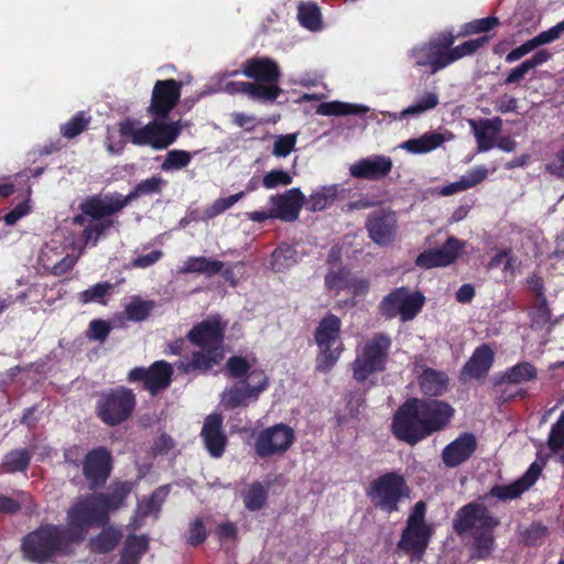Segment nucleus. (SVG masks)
Masks as SVG:
<instances>
[{"mask_svg": "<svg viewBox=\"0 0 564 564\" xmlns=\"http://www.w3.org/2000/svg\"><path fill=\"white\" fill-rule=\"evenodd\" d=\"M454 415L446 402L432 398H409L392 415L390 431L395 440L415 446L443 431Z\"/></svg>", "mask_w": 564, "mask_h": 564, "instance_id": "1", "label": "nucleus"}, {"mask_svg": "<svg viewBox=\"0 0 564 564\" xmlns=\"http://www.w3.org/2000/svg\"><path fill=\"white\" fill-rule=\"evenodd\" d=\"M445 138L440 132H429L419 138L409 139L401 148L414 154L427 153L438 148Z\"/></svg>", "mask_w": 564, "mask_h": 564, "instance_id": "34", "label": "nucleus"}, {"mask_svg": "<svg viewBox=\"0 0 564 564\" xmlns=\"http://www.w3.org/2000/svg\"><path fill=\"white\" fill-rule=\"evenodd\" d=\"M551 316L546 297L543 295V285L539 282L538 300L532 311V321L538 326H544L550 322Z\"/></svg>", "mask_w": 564, "mask_h": 564, "instance_id": "52", "label": "nucleus"}, {"mask_svg": "<svg viewBox=\"0 0 564 564\" xmlns=\"http://www.w3.org/2000/svg\"><path fill=\"white\" fill-rule=\"evenodd\" d=\"M468 123L476 138L478 151L485 152L495 148L496 134L502 130L503 124L500 117L479 120L469 119Z\"/></svg>", "mask_w": 564, "mask_h": 564, "instance_id": "26", "label": "nucleus"}, {"mask_svg": "<svg viewBox=\"0 0 564 564\" xmlns=\"http://www.w3.org/2000/svg\"><path fill=\"white\" fill-rule=\"evenodd\" d=\"M154 307L155 302L152 300H141L140 297H133L126 305L124 314L127 319L140 323L148 319Z\"/></svg>", "mask_w": 564, "mask_h": 564, "instance_id": "43", "label": "nucleus"}, {"mask_svg": "<svg viewBox=\"0 0 564 564\" xmlns=\"http://www.w3.org/2000/svg\"><path fill=\"white\" fill-rule=\"evenodd\" d=\"M391 346L392 340L387 333L373 334L357 350L356 358L351 364L352 378L357 382L364 383L371 375L384 371Z\"/></svg>", "mask_w": 564, "mask_h": 564, "instance_id": "7", "label": "nucleus"}, {"mask_svg": "<svg viewBox=\"0 0 564 564\" xmlns=\"http://www.w3.org/2000/svg\"><path fill=\"white\" fill-rule=\"evenodd\" d=\"M225 263L220 260L206 258L204 256L188 257L181 268L182 273H199L208 278L218 274Z\"/></svg>", "mask_w": 564, "mask_h": 564, "instance_id": "30", "label": "nucleus"}, {"mask_svg": "<svg viewBox=\"0 0 564 564\" xmlns=\"http://www.w3.org/2000/svg\"><path fill=\"white\" fill-rule=\"evenodd\" d=\"M341 321L333 313H327L314 332L316 345L321 348L316 357V370L328 372L336 365L343 351L340 343Z\"/></svg>", "mask_w": 564, "mask_h": 564, "instance_id": "8", "label": "nucleus"}, {"mask_svg": "<svg viewBox=\"0 0 564 564\" xmlns=\"http://www.w3.org/2000/svg\"><path fill=\"white\" fill-rule=\"evenodd\" d=\"M438 105V96L435 93H426L414 105L402 111V116L419 115Z\"/></svg>", "mask_w": 564, "mask_h": 564, "instance_id": "54", "label": "nucleus"}, {"mask_svg": "<svg viewBox=\"0 0 564 564\" xmlns=\"http://www.w3.org/2000/svg\"><path fill=\"white\" fill-rule=\"evenodd\" d=\"M224 359V350L199 349L192 352L189 360H180L176 368L183 373H207Z\"/></svg>", "mask_w": 564, "mask_h": 564, "instance_id": "25", "label": "nucleus"}, {"mask_svg": "<svg viewBox=\"0 0 564 564\" xmlns=\"http://www.w3.org/2000/svg\"><path fill=\"white\" fill-rule=\"evenodd\" d=\"M73 543L63 527L41 524L22 539L21 551L28 561L42 564L64 553Z\"/></svg>", "mask_w": 564, "mask_h": 564, "instance_id": "4", "label": "nucleus"}, {"mask_svg": "<svg viewBox=\"0 0 564 564\" xmlns=\"http://www.w3.org/2000/svg\"><path fill=\"white\" fill-rule=\"evenodd\" d=\"M112 470V457L106 447L89 451L83 462V474L91 490L102 488Z\"/></svg>", "mask_w": 564, "mask_h": 564, "instance_id": "16", "label": "nucleus"}, {"mask_svg": "<svg viewBox=\"0 0 564 564\" xmlns=\"http://www.w3.org/2000/svg\"><path fill=\"white\" fill-rule=\"evenodd\" d=\"M173 368L165 360L154 361L149 368L134 367L128 373L130 383L141 382L143 390L151 395H156L160 391L170 387L172 382Z\"/></svg>", "mask_w": 564, "mask_h": 564, "instance_id": "13", "label": "nucleus"}, {"mask_svg": "<svg viewBox=\"0 0 564 564\" xmlns=\"http://www.w3.org/2000/svg\"><path fill=\"white\" fill-rule=\"evenodd\" d=\"M149 550V540L145 535H129L121 552L141 557Z\"/></svg>", "mask_w": 564, "mask_h": 564, "instance_id": "53", "label": "nucleus"}, {"mask_svg": "<svg viewBox=\"0 0 564 564\" xmlns=\"http://www.w3.org/2000/svg\"><path fill=\"white\" fill-rule=\"evenodd\" d=\"M393 167L390 156L372 155L361 159L349 167V173L358 180L378 181L387 176Z\"/></svg>", "mask_w": 564, "mask_h": 564, "instance_id": "22", "label": "nucleus"}, {"mask_svg": "<svg viewBox=\"0 0 564 564\" xmlns=\"http://www.w3.org/2000/svg\"><path fill=\"white\" fill-rule=\"evenodd\" d=\"M455 36L451 32L440 33L429 43L415 47L412 57L417 66H427L432 73L458 59V46L452 47Z\"/></svg>", "mask_w": 564, "mask_h": 564, "instance_id": "11", "label": "nucleus"}, {"mask_svg": "<svg viewBox=\"0 0 564 564\" xmlns=\"http://www.w3.org/2000/svg\"><path fill=\"white\" fill-rule=\"evenodd\" d=\"M293 427L276 423L261 430L254 438L253 451L259 458L284 455L295 443Z\"/></svg>", "mask_w": 564, "mask_h": 564, "instance_id": "12", "label": "nucleus"}, {"mask_svg": "<svg viewBox=\"0 0 564 564\" xmlns=\"http://www.w3.org/2000/svg\"><path fill=\"white\" fill-rule=\"evenodd\" d=\"M488 169L485 166H477L467 171L460 176V191L476 186L485 181L488 176Z\"/></svg>", "mask_w": 564, "mask_h": 564, "instance_id": "61", "label": "nucleus"}, {"mask_svg": "<svg viewBox=\"0 0 564 564\" xmlns=\"http://www.w3.org/2000/svg\"><path fill=\"white\" fill-rule=\"evenodd\" d=\"M127 206L123 195L115 193L113 195L102 198L100 195L87 197L79 204L80 212L95 220L101 221L106 217L119 213Z\"/></svg>", "mask_w": 564, "mask_h": 564, "instance_id": "19", "label": "nucleus"}, {"mask_svg": "<svg viewBox=\"0 0 564 564\" xmlns=\"http://www.w3.org/2000/svg\"><path fill=\"white\" fill-rule=\"evenodd\" d=\"M417 383L423 394L429 397L442 395L448 387V376L430 367H423L417 377Z\"/></svg>", "mask_w": 564, "mask_h": 564, "instance_id": "28", "label": "nucleus"}, {"mask_svg": "<svg viewBox=\"0 0 564 564\" xmlns=\"http://www.w3.org/2000/svg\"><path fill=\"white\" fill-rule=\"evenodd\" d=\"M111 332L110 324L104 319H93L88 325L86 336L90 340L104 343Z\"/></svg>", "mask_w": 564, "mask_h": 564, "instance_id": "60", "label": "nucleus"}, {"mask_svg": "<svg viewBox=\"0 0 564 564\" xmlns=\"http://www.w3.org/2000/svg\"><path fill=\"white\" fill-rule=\"evenodd\" d=\"M424 303L423 293L400 286L382 297L378 304V314L386 321L399 317L405 323L412 321L422 311Z\"/></svg>", "mask_w": 564, "mask_h": 564, "instance_id": "9", "label": "nucleus"}, {"mask_svg": "<svg viewBox=\"0 0 564 564\" xmlns=\"http://www.w3.org/2000/svg\"><path fill=\"white\" fill-rule=\"evenodd\" d=\"M265 390V384L250 386L246 381L242 386L235 384L224 395V403L229 409H236L245 403L249 398L257 399Z\"/></svg>", "mask_w": 564, "mask_h": 564, "instance_id": "31", "label": "nucleus"}, {"mask_svg": "<svg viewBox=\"0 0 564 564\" xmlns=\"http://www.w3.org/2000/svg\"><path fill=\"white\" fill-rule=\"evenodd\" d=\"M349 271L339 267L338 269H330L325 275V286L329 291L340 292L348 285Z\"/></svg>", "mask_w": 564, "mask_h": 564, "instance_id": "51", "label": "nucleus"}, {"mask_svg": "<svg viewBox=\"0 0 564 564\" xmlns=\"http://www.w3.org/2000/svg\"><path fill=\"white\" fill-rule=\"evenodd\" d=\"M458 257V239L449 237L440 248H431L421 252L415 259V265L429 270L446 267Z\"/></svg>", "mask_w": 564, "mask_h": 564, "instance_id": "20", "label": "nucleus"}, {"mask_svg": "<svg viewBox=\"0 0 564 564\" xmlns=\"http://www.w3.org/2000/svg\"><path fill=\"white\" fill-rule=\"evenodd\" d=\"M536 369L530 362H520L508 369L498 383L509 382L520 384L535 379Z\"/></svg>", "mask_w": 564, "mask_h": 564, "instance_id": "44", "label": "nucleus"}, {"mask_svg": "<svg viewBox=\"0 0 564 564\" xmlns=\"http://www.w3.org/2000/svg\"><path fill=\"white\" fill-rule=\"evenodd\" d=\"M547 446L553 453H558L564 447V412L551 429Z\"/></svg>", "mask_w": 564, "mask_h": 564, "instance_id": "59", "label": "nucleus"}, {"mask_svg": "<svg viewBox=\"0 0 564 564\" xmlns=\"http://www.w3.org/2000/svg\"><path fill=\"white\" fill-rule=\"evenodd\" d=\"M432 536L430 525H405L402 531L398 547L409 554L412 558H421Z\"/></svg>", "mask_w": 564, "mask_h": 564, "instance_id": "23", "label": "nucleus"}, {"mask_svg": "<svg viewBox=\"0 0 564 564\" xmlns=\"http://www.w3.org/2000/svg\"><path fill=\"white\" fill-rule=\"evenodd\" d=\"M132 488L133 486L130 481H115L111 484L108 492L95 495L107 519L109 511L123 507Z\"/></svg>", "mask_w": 564, "mask_h": 564, "instance_id": "27", "label": "nucleus"}, {"mask_svg": "<svg viewBox=\"0 0 564 564\" xmlns=\"http://www.w3.org/2000/svg\"><path fill=\"white\" fill-rule=\"evenodd\" d=\"M551 57V54L545 51L541 50L536 52L532 57L525 59L522 62L519 66L513 68L507 78L505 79L506 85L519 83L524 78V76L528 74L529 70L542 65L543 63L547 62Z\"/></svg>", "mask_w": 564, "mask_h": 564, "instance_id": "37", "label": "nucleus"}, {"mask_svg": "<svg viewBox=\"0 0 564 564\" xmlns=\"http://www.w3.org/2000/svg\"><path fill=\"white\" fill-rule=\"evenodd\" d=\"M269 204L274 219L293 223L300 217L301 209L305 204V196L299 187H293L283 194L271 195Z\"/></svg>", "mask_w": 564, "mask_h": 564, "instance_id": "17", "label": "nucleus"}, {"mask_svg": "<svg viewBox=\"0 0 564 564\" xmlns=\"http://www.w3.org/2000/svg\"><path fill=\"white\" fill-rule=\"evenodd\" d=\"M297 19L302 26L310 31L322 29V13L315 2H302L297 7Z\"/></svg>", "mask_w": 564, "mask_h": 564, "instance_id": "39", "label": "nucleus"}, {"mask_svg": "<svg viewBox=\"0 0 564 564\" xmlns=\"http://www.w3.org/2000/svg\"><path fill=\"white\" fill-rule=\"evenodd\" d=\"M268 488L260 481H254L242 495L243 505L249 511L261 510L268 500Z\"/></svg>", "mask_w": 564, "mask_h": 564, "instance_id": "42", "label": "nucleus"}, {"mask_svg": "<svg viewBox=\"0 0 564 564\" xmlns=\"http://www.w3.org/2000/svg\"><path fill=\"white\" fill-rule=\"evenodd\" d=\"M113 289V284L110 282L96 283L87 290L82 291L78 294V299L82 303L87 304L91 302L104 303L102 299L109 294Z\"/></svg>", "mask_w": 564, "mask_h": 564, "instance_id": "50", "label": "nucleus"}, {"mask_svg": "<svg viewBox=\"0 0 564 564\" xmlns=\"http://www.w3.org/2000/svg\"><path fill=\"white\" fill-rule=\"evenodd\" d=\"M337 193L336 185L323 186L321 189L312 193L307 199L305 198L304 205L312 213L322 212L335 203Z\"/></svg>", "mask_w": 564, "mask_h": 564, "instance_id": "36", "label": "nucleus"}, {"mask_svg": "<svg viewBox=\"0 0 564 564\" xmlns=\"http://www.w3.org/2000/svg\"><path fill=\"white\" fill-rule=\"evenodd\" d=\"M158 119L139 127L140 121L127 118L118 123V132L121 138L130 139L134 145H150L155 150L167 149L181 134V120L165 122Z\"/></svg>", "mask_w": 564, "mask_h": 564, "instance_id": "3", "label": "nucleus"}, {"mask_svg": "<svg viewBox=\"0 0 564 564\" xmlns=\"http://www.w3.org/2000/svg\"><path fill=\"white\" fill-rule=\"evenodd\" d=\"M207 538L206 528L202 519L197 518L189 525L187 543L192 546H198L205 542Z\"/></svg>", "mask_w": 564, "mask_h": 564, "instance_id": "62", "label": "nucleus"}, {"mask_svg": "<svg viewBox=\"0 0 564 564\" xmlns=\"http://www.w3.org/2000/svg\"><path fill=\"white\" fill-rule=\"evenodd\" d=\"M494 362V351L488 345L478 347L467 364L464 372L473 378L479 379L487 376Z\"/></svg>", "mask_w": 564, "mask_h": 564, "instance_id": "29", "label": "nucleus"}, {"mask_svg": "<svg viewBox=\"0 0 564 564\" xmlns=\"http://www.w3.org/2000/svg\"><path fill=\"white\" fill-rule=\"evenodd\" d=\"M226 368L230 377L246 379L250 371V364L245 357L232 356L227 360Z\"/></svg>", "mask_w": 564, "mask_h": 564, "instance_id": "57", "label": "nucleus"}, {"mask_svg": "<svg viewBox=\"0 0 564 564\" xmlns=\"http://www.w3.org/2000/svg\"><path fill=\"white\" fill-rule=\"evenodd\" d=\"M296 262V250L286 243L278 246L271 254V269L274 272H283Z\"/></svg>", "mask_w": 564, "mask_h": 564, "instance_id": "40", "label": "nucleus"}, {"mask_svg": "<svg viewBox=\"0 0 564 564\" xmlns=\"http://www.w3.org/2000/svg\"><path fill=\"white\" fill-rule=\"evenodd\" d=\"M164 183V180L158 175L143 180L128 195L123 196V199L128 205L140 196L158 194L162 191Z\"/></svg>", "mask_w": 564, "mask_h": 564, "instance_id": "46", "label": "nucleus"}, {"mask_svg": "<svg viewBox=\"0 0 564 564\" xmlns=\"http://www.w3.org/2000/svg\"><path fill=\"white\" fill-rule=\"evenodd\" d=\"M200 436L212 457L219 458L224 455L228 438L223 430L221 414L213 413L205 419Z\"/></svg>", "mask_w": 564, "mask_h": 564, "instance_id": "21", "label": "nucleus"}, {"mask_svg": "<svg viewBox=\"0 0 564 564\" xmlns=\"http://www.w3.org/2000/svg\"><path fill=\"white\" fill-rule=\"evenodd\" d=\"M242 74L254 83H279L281 70L275 61L270 57H251L242 65Z\"/></svg>", "mask_w": 564, "mask_h": 564, "instance_id": "24", "label": "nucleus"}, {"mask_svg": "<svg viewBox=\"0 0 564 564\" xmlns=\"http://www.w3.org/2000/svg\"><path fill=\"white\" fill-rule=\"evenodd\" d=\"M246 195V192H239L234 195H230L228 197H220L216 199L210 206H208L204 210V220H209L218 215L223 214L230 207H232L237 202H239L243 196Z\"/></svg>", "mask_w": 564, "mask_h": 564, "instance_id": "48", "label": "nucleus"}, {"mask_svg": "<svg viewBox=\"0 0 564 564\" xmlns=\"http://www.w3.org/2000/svg\"><path fill=\"white\" fill-rule=\"evenodd\" d=\"M369 110L368 107L362 105L343 102V101H328L322 102L317 108V113L323 116H362Z\"/></svg>", "mask_w": 564, "mask_h": 564, "instance_id": "38", "label": "nucleus"}, {"mask_svg": "<svg viewBox=\"0 0 564 564\" xmlns=\"http://www.w3.org/2000/svg\"><path fill=\"white\" fill-rule=\"evenodd\" d=\"M499 521L481 505H468L460 509V532L470 529L465 547L470 561H484L495 550L494 529Z\"/></svg>", "mask_w": 564, "mask_h": 564, "instance_id": "2", "label": "nucleus"}, {"mask_svg": "<svg viewBox=\"0 0 564 564\" xmlns=\"http://www.w3.org/2000/svg\"><path fill=\"white\" fill-rule=\"evenodd\" d=\"M525 490H528L525 485L518 479L510 485L495 487L491 492L500 500H507L520 497Z\"/></svg>", "mask_w": 564, "mask_h": 564, "instance_id": "56", "label": "nucleus"}, {"mask_svg": "<svg viewBox=\"0 0 564 564\" xmlns=\"http://www.w3.org/2000/svg\"><path fill=\"white\" fill-rule=\"evenodd\" d=\"M115 224L111 219H105L94 224H89L83 230L82 238L85 246H96L105 231Z\"/></svg>", "mask_w": 564, "mask_h": 564, "instance_id": "49", "label": "nucleus"}, {"mask_svg": "<svg viewBox=\"0 0 564 564\" xmlns=\"http://www.w3.org/2000/svg\"><path fill=\"white\" fill-rule=\"evenodd\" d=\"M564 33V21L558 22L556 25L552 26L551 29L541 32L535 37H533V42L535 43L536 47L543 44L551 43L555 40H557L561 34Z\"/></svg>", "mask_w": 564, "mask_h": 564, "instance_id": "64", "label": "nucleus"}, {"mask_svg": "<svg viewBox=\"0 0 564 564\" xmlns=\"http://www.w3.org/2000/svg\"><path fill=\"white\" fill-rule=\"evenodd\" d=\"M248 97L252 100L273 102L282 94L279 83H251Z\"/></svg>", "mask_w": 564, "mask_h": 564, "instance_id": "45", "label": "nucleus"}, {"mask_svg": "<svg viewBox=\"0 0 564 564\" xmlns=\"http://www.w3.org/2000/svg\"><path fill=\"white\" fill-rule=\"evenodd\" d=\"M366 495L373 508L392 514L400 511L403 500L410 498L411 488L398 471H387L370 481Z\"/></svg>", "mask_w": 564, "mask_h": 564, "instance_id": "5", "label": "nucleus"}, {"mask_svg": "<svg viewBox=\"0 0 564 564\" xmlns=\"http://www.w3.org/2000/svg\"><path fill=\"white\" fill-rule=\"evenodd\" d=\"M498 24H499V21L495 17H488V18L475 20V21L464 25V33L473 34V33L487 32V31L494 29Z\"/></svg>", "mask_w": 564, "mask_h": 564, "instance_id": "63", "label": "nucleus"}, {"mask_svg": "<svg viewBox=\"0 0 564 564\" xmlns=\"http://www.w3.org/2000/svg\"><path fill=\"white\" fill-rule=\"evenodd\" d=\"M397 228L395 214L382 209L372 212L366 221L368 236L378 246L390 245L395 238Z\"/></svg>", "mask_w": 564, "mask_h": 564, "instance_id": "18", "label": "nucleus"}, {"mask_svg": "<svg viewBox=\"0 0 564 564\" xmlns=\"http://www.w3.org/2000/svg\"><path fill=\"white\" fill-rule=\"evenodd\" d=\"M292 181V176L286 171L274 169L263 176L262 185L268 189H272L278 186H288Z\"/></svg>", "mask_w": 564, "mask_h": 564, "instance_id": "58", "label": "nucleus"}, {"mask_svg": "<svg viewBox=\"0 0 564 564\" xmlns=\"http://www.w3.org/2000/svg\"><path fill=\"white\" fill-rule=\"evenodd\" d=\"M32 455L26 448L8 452L1 463V471L7 474L24 473L28 470Z\"/></svg>", "mask_w": 564, "mask_h": 564, "instance_id": "35", "label": "nucleus"}, {"mask_svg": "<svg viewBox=\"0 0 564 564\" xmlns=\"http://www.w3.org/2000/svg\"><path fill=\"white\" fill-rule=\"evenodd\" d=\"M137 408V395L132 389L118 386L100 391L95 403L96 416L109 427L123 424Z\"/></svg>", "mask_w": 564, "mask_h": 564, "instance_id": "6", "label": "nucleus"}, {"mask_svg": "<svg viewBox=\"0 0 564 564\" xmlns=\"http://www.w3.org/2000/svg\"><path fill=\"white\" fill-rule=\"evenodd\" d=\"M295 144V133L278 135L273 143L272 154L276 158H285L294 150Z\"/></svg>", "mask_w": 564, "mask_h": 564, "instance_id": "55", "label": "nucleus"}, {"mask_svg": "<svg viewBox=\"0 0 564 564\" xmlns=\"http://www.w3.org/2000/svg\"><path fill=\"white\" fill-rule=\"evenodd\" d=\"M91 119V116L87 111L80 110L61 126L59 132L68 140L74 139L87 130Z\"/></svg>", "mask_w": 564, "mask_h": 564, "instance_id": "41", "label": "nucleus"}, {"mask_svg": "<svg viewBox=\"0 0 564 564\" xmlns=\"http://www.w3.org/2000/svg\"><path fill=\"white\" fill-rule=\"evenodd\" d=\"M226 325L219 316H210L195 324L187 333L191 344L202 349L224 350Z\"/></svg>", "mask_w": 564, "mask_h": 564, "instance_id": "14", "label": "nucleus"}, {"mask_svg": "<svg viewBox=\"0 0 564 564\" xmlns=\"http://www.w3.org/2000/svg\"><path fill=\"white\" fill-rule=\"evenodd\" d=\"M182 86V82L173 78L156 80L148 112L155 118H166L180 101Z\"/></svg>", "mask_w": 564, "mask_h": 564, "instance_id": "15", "label": "nucleus"}, {"mask_svg": "<svg viewBox=\"0 0 564 564\" xmlns=\"http://www.w3.org/2000/svg\"><path fill=\"white\" fill-rule=\"evenodd\" d=\"M169 486H160L148 498L138 502L135 516L144 519L151 514L159 516L161 507L169 495Z\"/></svg>", "mask_w": 564, "mask_h": 564, "instance_id": "32", "label": "nucleus"}, {"mask_svg": "<svg viewBox=\"0 0 564 564\" xmlns=\"http://www.w3.org/2000/svg\"><path fill=\"white\" fill-rule=\"evenodd\" d=\"M445 138L440 132H429L419 138L409 139L401 148L414 154L427 153L438 148Z\"/></svg>", "mask_w": 564, "mask_h": 564, "instance_id": "33", "label": "nucleus"}, {"mask_svg": "<svg viewBox=\"0 0 564 564\" xmlns=\"http://www.w3.org/2000/svg\"><path fill=\"white\" fill-rule=\"evenodd\" d=\"M192 158V153L186 150H171L166 153L161 169L164 172L182 170L191 163Z\"/></svg>", "mask_w": 564, "mask_h": 564, "instance_id": "47", "label": "nucleus"}, {"mask_svg": "<svg viewBox=\"0 0 564 564\" xmlns=\"http://www.w3.org/2000/svg\"><path fill=\"white\" fill-rule=\"evenodd\" d=\"M107 518L95 495L78 499L67 511V525L63 528L74 543L82 542L93 524H104Z\"/></svg>", "mask_w": 564, "mask_h": 564, "instance_id": "10", "label": "nucleus"}]
</instances>
